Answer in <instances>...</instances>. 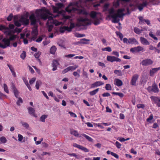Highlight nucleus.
Returning a JSON list of instances; mask_svg holds the SVG:
<instances>
[{"mask_svg":"<svg viewBox=\"0 0 160 160\" xmlns=\"http://www.w3.org/2000/svg\"><path fill=\"white\" fill-rule=\"evenodd\" d=\"M89 15L93 20L94 24L97 25L100 24L102 19L101 13L92 11L90 13Z\"/></svg>","mask_w":160,"mask_h":160,"instance_id":"4","label":"nucleus"},{"mask_svg":"<svg viewBox=\"0 0 160 160\" xmlns=\"http://www.w3.org/2000/svg\"><path fill=\"white\" fill-rule=\"evenodd\" d=\"M134 31L137 34H139L142 32V30L139 29L137 28L134 27Z\"/></svg>","mask_w":160,"mask_h":160,"instance_id":"31","label":"nucleus"},{"mask_svg":"<svg viewBox=\"0 0 160 160\" xmlns=\"http://www.w3.org/2000/svg\"><path fill=\"white\" fill-rule=\"evenodd\" d=\"M124 9H119L117 12L112 15L113 12V9L111 8V18H112V22L114 23H118L119 21V18L123 17L124 15L123 13Z\"/></svg>","mask_w":160,"mask_h":160,"instance_id":"3","label":"nucleus"},{"mask_svg":"<svg viewBox=\"0 0 160 160\" xmlns=\"http://www.w3.org/2000/svg\"><path fill=\"white\" fill-rule=\"evenodd\" d=\"M73 146L85 152H88L89 151V150L86 148L83 147L82 146L78 145L76 143H73Z\"/></svg>","mask_w":160,"mask_h":160,"instance_id":"14","label":"nucleus"},{"mask_svg":"<svg viewBox=\"0 0 160 160\" xmlns=\"http://www.w3.org/2000/svg\"><path fill=\"white\" fill-rule=\"evenodd\" d=\"M82 136L84 137L85 138L87 139L88 141L90 142H92L93 141L92 139L88 135H86L84 134H82Z\"/></svg>","mask_w":160,"mask_h":160,"instance_id":"35","label":"nucleus"},{"mask_svg":"<svg viewBox=\"0 0 160 160\" xmlns=\"http://www.w3.org/2000/svg\"><path fill=\"white\" fill-rule=\"evenodd\" d=\"M65 10L66 11L68 12H74L80 14L83 12V10L82 9H79L74 8L71 4L69 5L66 8Z\"/></svg>","mask_w":160,"mask_h":160,"instance_id":"8","label":"nucleus"},{"mask_svg":"<svg viewBox=\"0 0 160 160\" xmlns=\"http://www.w3.org/2000/svg\"><path fill=\"white\" fill-rule=\"evenodd\" d=\"M36 80V78H32L29 81V83L30 84H32Z\"/></svg>","mask_w":160,"mask_h":160,"instance_id":"53","label":"nucleus"},{"mask_svg":"<svg viewBox=\"0 0 160 160\" xmlns=\"http://www.w3.org/2000/svg\"><path fill=\"white\" fill-rule=\"evenodd\" d=\"M149 35L155 40H157L158 38L155 36V35L152 33V32H150L149 33Z\"/></svg>","mask_w":160,"mask_h":160,"instance_id":"39","label":"nucleus"},{"mask_svg":"<svg viewBox=\"0 0 160 160\" xmlns=\"http://www.w3.org/2000/svg\"><path fill=\"white\" fill-rule=\"evenodd\" d=\"M75 55V54H70L68 55H65V57L68 58H71Z\"/></svg>","mask_w":160,"mask_h":160,"instance_id":"50","label":"nucleus"},{"mask_svg":"<svg viewBox=\"0 0 160 160\" xmlns=\"http://www.w3.org/2000/svg\"><path fill=\"white\" fill-rule=\"evenodd\" d=\"M7 65L9 68L11 72L13 71H14V68L12 65L9 64H8Z\"/></svg>","mask_w":160,"mask_h":160,"instance_id":"51","label":"nucleus"},{"mask_svg":"<svg viewBox=\"0 0 160 160\" xmlns=\"http://www.w3.org/2000/svg\"><path fill=\"white\" fill-rule=\"evenodd\" d=\"M42 83L40 81H38L36 82L35 87L37 89H38L39 87V86Z\"/></svg>","mask_w":160,"mask_h":160,"instance_id":"40","label":"nucleus"},{"mask_svg":"<svg viewBox=\"0 0 160 160\" xmlns=\"http://www.w3.org/2000/svg\"><path fill=\"white\" fill-rule=\"evenodd\" d=\"M16 38V36L15 35H13L10 37L9 39H6L5 38L3 39L2 42L4 44L0 42V47L5 48L9 46L10 44V41L14 40Z\"/></svg>","mask_w":160,"mask_h":160,"instance_id":"6","label":"nucleus"},{"mask_svg":"<svg viewBox=\"0 0 160 160\" xmlns=\"http://www.w3.org/2000/svg\"><path fill=\"white\" fill-rule=\"evenodd\" d=\"M89 41V40L88 39H87L86 38H83L81 40V42L82 43L86 44L87 43V42Z\"/></svg>","mask_w":160,"mask_h":160,"instance_id":"43","label":"nucleus"},{"mask_svg":"<svg viewBox=\"0 0 160 160\" xmlns=\"http://www.w3.org/2000/svg\"><path fill=\"white\" fill-rule=\"evenodd\" d=\"M26 52L24 51H23L22 53L20 55L21 58L22 59H24L26 57Z\"/></svg>","mask_w":160,"mask_h":160,"instance_id":"42","label":"nucleus"},{"mask_svg":"<svg viewBox=\"0 0 160 160\" xmlns=\"http://www.w3.org/2000/svg\"><path fill=\"white\" fill-rule=\"evenodd\" d=\"M18 141L20 142H21L23 138V137L20 134H18Z\"/></svg>","mask_w":160,"mask_h":160,"instance_id":"52","label":"nucleus"},{"mask_svg":"<svg viewBox=\"0 0 160 160\" xmlns=\"http://www.w3.org/2000/svg\"><path fill=\"white\" fill-rule=\"evenodd\" d=\"M129 44H134L135 45H138V42L134 38H129Z\"/></svg>","mask_w":160,"mask_h":160,"instance_id":"21","label":"nucleus"},{"mask_svg":"<svg viewBox=\"0 0 160 160\" xmlns=\"http://www.w3.org/2000/svg\"><path fill=\"white\" fill-rule=\"evenodd\" d=\"M117 36L120 38L121 41L122 40L123 38V35L122 33L119 32H116Z\"/></svg>","mask_w":160,"mask_h":160,"instance_id":"34","label":"nucleus"},{"mask_svg":"<svg viewBox=\"0 0 160 160\" xmlns=\"http://www.w3.org/2000/svg\"><path fill=\"white\" fill-rule=\"evenodd\" d=\"M112 129V130H114L115 131H117L118 130V127H116L114 126H112V128H111V130Z\"/></svg>","mask_w":160,"mask_h":160,"instance_id":"62","label":"nucleus"},{"mask_svg":"<svg viewBox=\"0 0 160 160\" xmlns=\"http://www.w3.org/2000/svg\"><path fill=\"white\" fill-rule=\"evenodd\" d=\"M20 123L26 129H28L29 127V124L27 122L23 121L20 122Z\"/></svg>","mask_w":160,"mask_h":160,"instance_id":"30","label":"nucleus"},{"mask_svg":"<svg viewBox=\"0 0 160 160\" xmlns=\"http://www.w3.org/2000/svg\"><path fill=\"white\" fill-rule=\"evenodd\" d=\"M35 13L36 16L34 13H32L29 16V19L31 21V24L32 25L35 26L37 23L38 22L40 19H43L45 20L47 19L48 20L47 22V27L48 31L51 32L53 28V24L56 26L60 25L61 22H59L58 20H54L53 16H49L45 11L42 9H37L36 10Z\"/></svg>","mask_w":160,"mask_h":160,"instance_id":"1","label":"nucleus"},{"mask_svg":"<svg viewBox=\"0 0 160 160\" xmlns=\"http://www.w3.org/2000/svg\"><path fill=\"white\" fill-rule=\"evenodd\" d=\"M32 34L34 36H36L38 34V30L36 27H35L33 29L32 32Z\"/></svg>","mask_w":160,"mask_h":160,"instance_id":"28","label":"nucleus"},{"mask_svg":"<svg viewBox=\"0 0 160 160\" xmlns=\"http://www.w3.org/2000/svg\"><path fill=\"white\" fill-rule=\"evenodd\" d=\"M99 89L97 88L92 91H91L89 92L91 96H93L96 94L98 91Z\"/></svg>","mask_w":160,"mask_h":160,"instance_id":"33","label":"nucleus"},{"mask_svg":"<svg viewBox=\"0 0 160 160\" xmlns=\"http://www.w3.org/2000/svg\"><path fill=\"white\" fill-rule=\"evenodd\" d=\"M103 11L105 14L107 15L106 19L110 20V5L109 3L105 4L103 7Z\"/></svg>","mask_w":160,"mask_h":160,"instance_id":"9","label":"nucleus"},{"mask_svg":"<svg viewBox=\"0 0 160 160\" xmlns=\"http://www.w3.org/2000/svg\"><path fill=\"white\" fill-rule=\"evenodd\" d=\"M139 77L138 75L137 74L133 75L131 81V84L133 86H136V82Z\"/></svg>","mask_w":160,"mask_h":160,"instance_id":"13","label":"nucleus"},{"mask_svg":"<svg viewBox=\"0 0 160 160\" xmlns=\"http://www.w3.org/2000/svg\"><path fill=\"white\" fill-rule=\"evenodd\" d=\"M140 41L141 43L144 45H147L150 44L149 42L146 39L143 37H141L140 38Z\"/></svg>","mask_w":160,"mask_h":160,"instance_id":"18","label":"nucleus"},{"mask_svg":"<svg viewBox=\"0 0 160 160\" xmlns=\"http://www.w3.org/2000/svg\"><path fill=\"white\" fill-rule=\"evenodd\" d=\"M114 61L120 62L121 61V60L118 58L114 56H111V62Z\"/></svg>","mask_w":160,"mask_h":160,"instance_id":"26","label":"nucleus"},{"mask_svg":"<svg viewBox=\"0 0 160 160\" xmlns=\"http://www.w3.org/2000/svg\"><path fill=\"white\" fill-rule=\"evenodd\" d=\"M73 75L75 77L78 76V78L80 77V74L78 73L77 72H74L73 73Z\"/></svg>","mask_w":160,"mask_h":160,"instance_id":"56","label":"nucleus"},{"mask_svg":"<svg viewBox=\"0 0 160 160\" xmlns=\"http://www.w3.org/2000/svg\"><path fill=\"white\" fill-rule=\"evenodd\" d=\"M147 5V2H144L142 4H139L138 7V8L139 11H141L142 10L144 7L146 6Z\"/></svg>","mask_w":160,"mask_h":160,"instance_id":"22","label":"nucleus"},{"mask_svg":"<svg viewBox=\"0 0 160 160\" xmlns=\"http://www.w3.org/2000/svg\"><path fill=\"white\" fill-rule=\"evenodd\" d=\"M124 43H126L127 44H129V39H128L127 38H125L122 39V40Z\"/></svg>","mask_w":160,"mask_h":160,"instance_id":"46","label":"nucleus"},{"mask_svg":"<svg viewBox=\"0 0 160 160\" xmlns=\"http://www.w3.org/2000/svg\"><path fill=\"white\" fill-rule=\"evenodd\" d=\"M160 69V67L152 68L150 71V76L152 77L153 76L154 74Z\"/></svg>","mask_w":160,"mask_h":160,"instance_id":"16","label":"nucleus"},{"mask_svg":"<svg viewBox=\"0 0 160 160\" xmlns=\"http://www.w3.org/2000/svg\"><path fill=\"white\" fill-rule=\"evenodd\" d=\"M3 88L4 89V91L7 93H8L9 92V91L8 89V88L6 84H3Z\"/></svg>","mask_w":160,"mask_h":160,"instance_id":"45","label":"nucleus"},{"mask_svg":"<svg viewBox=\"0 0 160 160\" xmlns=\"http://www.w3.org/2000/svg\"><path fill=\"white\" fill-rule=\"evenodd\" d=\"M13 15L12 14H10L9 15L7 19L8 21H10L11 20Z\"/></svg>","mask_w":160,"mask_h":160,"instance_id":"57","label":"nucleus"},{"mask_svg":"<svg viewBox=\"0 0 160 160\" xmlns=\"http://www.w3.org/2000/svg\"><path fill=\"white\" fill-rule=\"evenodd\" d=\"M147 90L149 92H153L155 93H158L159 91L157 85L155 83H153L151 87L149 86L147 88Z\"/></svg>","mask_w":160,"mask_h":160,"instance_id":"10","label":"nucleus"},{"mask_svg":"<svg viewBox=\"0 0 160 160\" xmlns=\"http://www.w3.org/2000/svg\"><path fill=\"white\" fill-rule=\"evenodd\" d=\"M69 113L70 115L72 117H73L75 118H76L77 117L76 115L73 112H69Z\"/></svg>","mask_w":160,"mask_h":160,"instance_id":"60","label":"nucleus"},{"mask_svg":"<svg viewBox=\"0 0 160 160\" xmlns=\"http://www.w3.org/2000/svg\"><path fill=\"white\" fill-rule=\"evenodd\" d=\"M47 115H43L40 118L41 121L44 122H45V119L47 118Z\"/></svg>","mask_w":160,"mask_h":160,"instance_id":"38","label":"nucleus"},{"mask_svg":"<svg viewBox=\"0 0 160 160\" xmlns=\"http://www.w3.org/2000/svg\"><path fill=\"white\" fill-rule=\"evenodd\" d=\"M153 61L150 59L143 60L141 62V64L143 66H147L152 64Z\"/></svg>","mask_w":160,"mask_h":160,"instance_id":"12","label":"nucleus"},{"mask_svg":"<svg viewBox=\"0 0 160 160\" xmlns=\"http://www.w3.org/2000/svg\"><path fill=\"white\" fill-rule=\"evenodd\" d=\"M56 48L55 46H52L50 49V53L53 54H54L56 51Z\"/></svg>","mask_w":160,"mask_h":160,"instance_id":"27","label":"nucleus"},{"mask_svg":"<svg viewBox=\"0 0 160 160\" xmlns=\"http://www.w3.org/2000/svg\"><path fill=\"white\" fill-rule=\"evenodd\" d=\"M78 67V66L77 65H75L69 66L68 67L69 71H72L75 70Z\"/></svg>","mask_w":160,"mask_h":160,"instance_id":"29","label":"nucleus"},{"mask_svg":"<svg viewBox=\"0 0 160 160\" xmlns=\"http://www.w3.org/2000/svg\"><path fill=\"white\" fill-rule=\"evenodd\" d=\"M70 133L71 134L75 137H78L79 136V134L78 132L74 130L71 129L70 130Z\"/></svg>","mask_w":160,"mask_h":160,"instance_id":"25","label":"nucleus"},{"mask_svg":"<svg viewBox=\"0 0 160 160\" xmlns=\"http://www.w3.org/2000/svg\"><path fill=\"white\" fill-rule=\"evenodd\" d=\"M64 30H67L68 32H70L72 29L71 28L68 27H64Z\"/></svg>","mask_w":160,"mask_h":160,"instance_id":"59","label":"nucleus"},{"mask_svg":"<svg viewBox=\"0 0 160 160\" xmlns=\"http://www.w3.org/2000/svg\"><path fill=\"white\" fill-rule=\"evenodd\" d=\"M30 72L32 73H33L34 72V71L33 68L30 66H28Z\"/></svg>","mask_w":160,"mask_h":160,"instance_id":"63","label":"nucleus"},{"mask_svg":"<svg viewBox=\"0 0 160 160\" xmlns=\"http://www.w3.org/2000/svg\"><path fill=\"white\" fill-rule=\"evenodd\" d=\"M119 5V1H117L116 2H115L113 3V6L117 8L118 7Z\"/></svg>","mask_w":160,"mask_h":160,"instance_id":"54","label":"nucleus"},{"mask_svg":"<svg viewBox=\"0 0 160 160\" xmlns=\"http://www.w3.org/2000/svg\"><path fill=\"white\" fill-rule=\"evenodd\" d=\"M150 98L152 101L154 102L156 104L160 100V97L152 96L150 97Z\"/></svg>","mask_w":160,"mask_h":160,"instance_id":"23","label":"nucleus"},{"mask_svg":"<svg viewBox=\"0 0 160 160\" xmlns=\"http://www.w3.org/2000/svg\"><path fill=\"white\" fill-rule=\"evenodd\" d=\"M112 94H113L115 95H118L120 98H122L124 96L123 94L122 93L113 92H112Z\"/></svg>","mask_w":160,"mask_h":160,"instance_id":"36","label":"nucleus"},{"mask_svg":"<svg viewBox=\"0 0 160 160\" xmlns=\"http://www.w3.org/2000/svg\"><path fill=\"white\" fill-rule=\"evenodd\" d=\"M111 155L114 156V157L117 158H118V156L117 154L113 152H111Z\"/></svg>","mask_w":160,"mask_h":160,"instance_id":"55","label":"nucleus"},{"mask_svg":"<svg viewBox=\"0 0 160 160\" xmlns=\"http://www.w3.org/2000/svg\"><path fill=\"white\" fill-rule=\"evenodd\" d=\"M112 54L118 57L119 56V54L118 52L116 51H113L112 52Z\"/></svg>","mask_w":160,"mask_h":160,"instance_id":"64","label":"nucleus"},{"mask_svg":"<svg viewBox=\"0 0 160 160\" xmlns=\"http://www.w3.org/2000/svg\"><path fill=\"white\" fill-rule=\"evenodd\" d=\"M68 154L70 156H71V157L73 156V157H75L76 158H78L77 155L75 153H69V154Z\"/></svg>","mask_w":160,"mask_h":160,"instance_id":"61","label":"nucleus"},{"mask_svg":"<svg viewBox=\"0 0 160 160\" xmlns=\"http://www.w3.org/2000/svg\"><path fill=\"white\" fill-rule=\"evenodd\" d=\"M115 145L118 148H121V144L118 141L116 142Z\"/></svg>","mask_w":160,"mask_h":160,"instance_id":"49","label":"nucleus"},{"mask_svg":"<svg viewBox=\"0 0 160 160\" xmlns=\"http://www.w3.org/2000/svg\"><path fill=\"white\" fill-rule=\"evenodd\" d=\"M41 52H38L35 53L34 54V56L36 58H39L41 54Z\"/></svg>","mask_w":160,"mask_h":160,"instance_id":"47","label":"nucleus"},{"mask_svg":"<svg viewBox=\"0 0 160 160\" xmlns=\"http://www.w3.org/2000/svg\"><path fill=\"white\" fill-rule=\"evenodd\" d=\"M104 84V83L101 81H97L91 84V88H93L95 87L99 86Z\"/></svg>","mask_w":160,"mask_h":160,"instance_id":"20","label":"nucleus"},{"mask_svg":"<svg viewBox=\"0 0 160 160\" xmlns=\"http://www.w3.org/2000/svg\"><path fill=\"white\" fill-rule=\"evenodd\" d=\"M143 49L144 48L142 47L139 46L131 48L130 49V51L132 52H138L143 51Z\"/></svg>","mask_w":160,"mask_h":160,"instance_id":"15","label":"nucleus"},{"mask_svg":"<svg viewBox=\"0 0 160 160\" xmlns=\"http://www.w3.org/2000/svg\"><path fill=\"white\" fill-rule=\"evenodd\" d=\"M138 18L140 21L139 23H144V20H145V19H143V18L142 17H141V16L139 17Z\"/></svg>","mask_w":160,"mask_h":160,"instance_id":"58","label":"nucleus"},{"mask_svg":"<svg viewBox=\"0 0 160 160\" xmlns=\"http://www.w3.org/2000/svg\"><path fill=\"white\" fill-rule=\"evenodd\" d=\"M0 141L2 143H5L7 142L6 138L4 137H2L0 138Z\"/></svg>","mask_w":160,"mask_h":160,"instance_id":"41","label":"nucleus"},{"mask_svg":"<svg viewBox=\"0 0 160 160\" xmlns=\"http://www.w3.org/2000/svg\"><path fill=\"white\" fill-rule=\"evenodd\" d=\"M59 65L58 61L57 60H53L52 64V66L53 67L52 70L54 71L57 70V66Z\"/></svg>","mask_w":160,"mask_h":160,"instance_id":"17","label":"nucleus"},{"mask_svg":"<svg viewBox=\"0 0 160 160\" xmlns=\"http://www.w3.org/2000/svg\"><path fill=\"white\" fill-rule=\"evenodd\" d=\"M145 105L143 104H139L137 105V107L138 108H142L143 109L145 107Z\"/></svg>","mask_w":160,"mask_h":160,"instance_id":"44","label":"nucleus"},{"mask_svg":"<svg viewBox=\"0 0 160 160\" xmlns=\"http://www.w3.org/2000/svg\"><path fill=\"white\" fill-rule=\"evenodd\" d=\"M29 20L23 16H22L19 18L17 17H15L14 24L17 27H20L22 24L27 25L28 24Z\"/></svg>","mask_w":160,"mask_h":160,"instance_id":"5","label":"nucleus"},{"mask_svg":"<svg viewBox=\"0 0 160 160\" xmlns=\"http://www.w3.org/2000/svg\"><path fill=\"white\" fill-rule=\"evenodd\" d=\"M81 25L85 26L90 24V22L88 19L86 18H80L78 19Z\"/></svg>","mask_w":160,"mask_h":160,"instance_id":"11","label":"nucleus"},{"mask_svg":"<svg viewBox=\"0 0 160 160\" xmlns=\"http://www.w3.org/2000/svg\"><path fill=\"white\" fill-rule=\"evenodd\" d=\"M29 113L33 116L36 117L35 114V110L32 107H30L28 108Z\"/></svg>","mask_w":160,"mask_h":160,"instance_id":"24","label":"nucleus"},{"mask_svg":"<svg viewBox=\"0 0 160 160\" xmlns=\"http://www.w3.org/2000/svg\"><path fill=\"white\" fill-rule=\"evenodd\" d=\"M115 74L119 76H121L122 75V74L121 70H116L114 71Z\"/></svg>","mask_w":160,"mask_h":160,"instance_id":"32","label":"nucleus"},{"mask_svg":"<svg viewBox=\"0 0 160 160\" xmlns=\"http://www.w3.org/2000/svg\"><path fill=\"white\" fill-rule=\"evenodd\" d=\"M114 84L117 86L119 87L122 85L123 82L121 80L115 78L114 80Z\"/></svg>","mask_w":160,"mask_h":160,"instance_id":"19","label":"nucleus"},{"mask_svg":"<svg viewBox=\"0 0 160 160\" xmlns=\"http://www.w3.org/2000/svg\"><path fill=\"white\" fill-rule=\"evenodd\" d=\"M82 76L86 78H88V76L87 72L86 71H84V70H83L82 72Z\"/></svg>","mask_w":160,"mask_h":160,"instance_id":"48","label":"nucleus"},{"mask_svg":"<svg viewBox=\"0 0 160 160\" xmlns=\"http://www.w3.org/2000/svg\"><path fill=\"white\" fill-rule=\"evenodd\" d=\"M56 7L53 6V9L54 14L52 15L54 18L62 17L63 18L65 19H69L70 17L69 16H66L63 15L62 11H60L59 9L61 8L63 6L62 4L61 3H58L56 4Z\"/></svg>","mask_w":160,"mask_h":160,"instance_id":"2","label":"nucleus"},{"mask_svg":"<svg viewBox=\"0 0 160 160\" xmlns=\"http://www.w3.org/2000/svg\"><path fill=\"white\" fill-rule=\"evenodd\" d=\"M153 116L152 114H150V115L149 116V118H147V122H149V123H152L151 121L152 120V119H153Z\"/></svg>","mask_w":160,"mask_h":160,"instance_id":"37","label":"nucleus"},{"mask_svg":"<svg viewBox=\"0 0 160 160\" xmlns=\"http://www.w3.org/2000/svg\"><path fill=\"white\" fill-rule=\"evenodd\" d=\"M11 89L12 90L13 93H14L15 97L18 98L17 102V104L18 105H20V103H22L23 102L21 98L19 97V92L16 88L15 85L13 83H12L11 85Z\"/></svg>","mask_w":160,"mask_h":160,"instance_id":"7","label":"nucleus"}]
</instances>
